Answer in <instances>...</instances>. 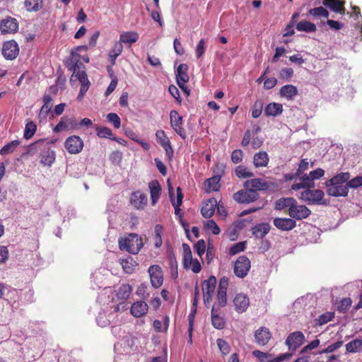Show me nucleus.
Returning a JSON list of instances; mask_svg holds the SVG:
<instances>
[{
    "label": "nucleus",
    "mask_w": 362,
    "mask_h": 362,
    "mask_svg": "<svg viewBox=\"0 0 362 362\" xmlns=\"http://www.w3.org/2000/svg\"><path fill=\"white\" fill-rule=\"evenodd\" d=\"M66 66L69 71L73 72L71 77H76L81 83V88L77 98L81 100L89 88L90 81L85 71V66L80 62L78 54L72 52Z\"/></svg>",
    "instance_id": "1"
},
{
    "label": "nucleus",
    "mask_w": 362,
    "mask_h": 362,
    "mask_svg": "<svg viewBox=\"0 0 362 362\" xmlns=\"http://www.w3.org/2000/svg\"><path fill=\"white\" fill-rule=\"evenodd\" d=\"M37 150H42L41 162L45 165H51L55 160V152L45 144V139H40L28 146L27 153L34 154Z\"/></svg>",
    "instance_id": "2"
},
{
    "label": "nucleus",
    "mask_w": 362,
    "mask_h": 362,
    "mask_svg": "<svg viewBox=\"0 0 362 362\" xmlns=\"http://www.w3.org/2000/svg\"><path fill=\"white\" fill-rule=\"evenodd\" d=\"M118 244L122 251H126L133 255L138 254L144 246L141 237L136 233H129L126 237L119 238Z\"/></svg>",
    "instance_id": "3"
},
{
    "label": "nucleus",
    "mask_w": 362,
    "mask_h": 362,
    "mask_svg": "<svg viewBox=\"0 0 362 362\" xmlns=\"http://www.w3.org/2000/svg\"><path fill=\"white\" fill-rule=\"evenodd\" d=\"M324 195L322 190L308 188L301 192L300 199L308 204H325L323 201Z\"/></svg>",
    "instance_id": "4"
},
{
    "label": "nucleus",
    "mask_w": 362,
    "mask_h": 362,
    "mask_svg": "<svg viewBox=\"0 0 362 362\" xmlns=\"http://www.w3.org/2000/svg\"><path fill=\"white\" fill-rule=\"evenodd\" d=\"M229 280L226 276H223L220 279L216 302L214 304L213 307L216 306V309L219 310L220 308L225 307L227 304V289L228 286Z\"/></svg>",
    "instance_id": "5"
},
{
    "label": "nucleus",
    "mask_w": 362,
    "mask_h": 362,
    "mask_svg": "<svg viewBox=\"0 0 362 362\" xmlns=\"http://www.w3.org/2000/svg\"><path fill=\"white\" fill-rule=\"evenodd\" d=\"M216 283V278L214 276H211L202 284L204 303L206 307H209L212 302Z\"/></svg>",
    "instance_id": "6"
},
{
    "label": "nucleus",
    "mask_w": 362,
    "mask_h": 362,
    "mask_svg": "<svg viewBox=\"0 0 362 362\" xmlns=\"http://www.w3.org/2000/svg\"><path fill=\"white\" fill-rule=\"evenodd\" d=\"M305 341V337L304 334L300 331H296L290 333L285 341L286 345L291 354L296 351L299 347H300Z\"/></svg>",
    "instance_id": "7"
},
{
    "label": "nucleus",
    "mask_w": 362,
    "mask_h": 362,
    "mask_svg": "<svg viewBox=\"0 0 362 362\" xmlns=\"http://www.w3.org/2000/svg\"><path fill=\"white\" fill-rule=\"evenodd\" d=\"M83 146V141L80 136L76 135L69 136L64 142V148L70 154H78L81 153Z\"/></svg>",
    "instance_id": "8"
},
{
    "label": "nucleus",
    "mask_w": 362,
    "mask_h": 362,
    "mask_svg": "<svg viewBox=\"0 0 362 362\" xmlns=\"http://www.w3.org/2000/svg\"><path fill=\"white\" fill-rule=\"evenodd\" d=\"M250 267L249 258L245 255L240 256L234 264V274L236 276L243 279L247 275Z\"/></svg>",
    "instance_id": "9"
},
{
    "label": "nucleus",
    "mask_w": 362,
    "mask_h": 362,
    "mask_svg": "<svg viewBox=\"0 0 362 362\" xmlns=\"http://www.w3.org/2000/svg\"><path fill=\"white\" fill-rule=\"evenodd\" d=\"M259 194L255 190H251L248 187L239 190L233 194V199L238 203H250L256 201L259 198Z\"/></svg>",
    "instance_id": "10"
},
{
    "label": "nucleus",
    "mask_w": 362,
    "mask_h": 362,
    "mask_svg": "<svg viewBox=\"0 0 362 362\" xmlns=\"http://www.w3.org/2000/svg\"><path fill=\"white\" fill-rule=\"evenodd\" d=\"M78 127V122L74 117L63 116L52 130L54 133H59L63 131L76 129Z\"/></svg>",
    "instance_id": "11"
},
{
    "label": "nucleus",
    "mask_w": 362,
    "mask_h": 362,
    "mask_svg": "<svg viewBox=\"0 0 362 362\" xmlns=\"http://www.w3.org/2000/svg\"><path fill=\"white\" fill-rule=\"evenodd\" d=\"M252 355L257 358L260 362H282L284 360L289 359L292 354L286 353L280 354L277 357H273L272 354L262 352L259 350H255L252 351Z\"/></svg>",
    "instance_id": "12"
},
{
    "label": "nucleus",
    "mask_w": 362,
    "mask_h": 362,
    "mask_svg": "<svg viewBox=\"0 0 362 362\" xmlns=\"http://www.w3.org/2000/svg\"><path fill=\"white\" fill-rule=\"evenodd\" d=\"M311 214V211L305 205H298L297 201L295 199L293 204L291 205V208L288 211V214L293 219L302 220L308 218Z\"/></svg>",
    "instance_id": "13"
},
{
    "label": "nucleus",
    "mask_w": 362,
    "mask_h": 362,
    "mask_svg": "<svg viewBox=\"0 0 362 362\" xmlns=\"http://www.w3.org/2000/svg\"><path fill=\"white\" fill-rule=\"evenodd\" d=\"M148 272L150 276L151 284L155 288H160L163 283V272L158 264H153L148 267Z\"/></svg>",
    "instance_id": "14"
},
{
    "label": "nucleus",
    "mask_w": 362,
    "mask_h": 362,
    "mask_svg": "<svg viewBox=\"0 0 362 362\" xmlns=\"http://www.w3.org/2000/svg\"><path fill=\"white\" fill-rule=\"evenodd\" d=\"M170 125L174 131L183 139L186 138V132L182 127V117L180 116L178 112L173 110L170 112Z\"/></svg>",
    "instance_id": "15"
},
{
    "label": "nucleus",
    "mask_w": 362,
    "mask_h": 362,
    "mask_svg": "<svg viewBox=\"0 0 362 362\" xmlns=\"http://www.w3.org/2000/svg\"><path fill=\"white\" fill-rule=\"evenodd\" d=\"M1 52L6 59L12 60L16 59L19 54L18 43L13 40L5 42L3 44Z\"/></svg>",
    "instance_id": "16"
},
{
    "label": "nucleus",
    "mask_w": 362,
    "mask_h": 362,
    "mask_svg": "<svg viewBox=\"0 0 362 362\" xmlns=\"http://www.w3.org/2000/svg\"><path fill=\"white\" fill-rule=\"evenodd\" d=\"M18 30V22L16 18L7 16L0 21V31L1 34H14Z\"/></svg>",
    "instance_id": "17"
},
{
    "label": "nucleus",
    "mask_w": 362,
    "mask_h": 362,
    "mask_svg": "<svg viewBox=\"0 0 362 362\" xmlns=\"http://www.w3.org/2000/svg\"><path fill=\"white\" fill-rule=\"evenodd\" d=\"M130 203L136 209H144L148 204V197L141 191H136L131 194Z\"/></svg>",
    "instance_id": "18"
},
{
    "label": "nucleus",
    "mask_w": 362,
    "mask_h": 362,
    "mask_svg": "<svg viewBox=\"0 0 362 362\" xmlns=\"http://www.w3.org/2000/svg\"><path fill=\"white\" fill-rule=\"evenodd\" d=\"M235 310L238 313H243L247 310L250 305V299L244 293H238L233 299Z\"/></svg>",
    "instance_id": "19"
},
{
    "label": "nucleus",
    "mask_w": 362,
    "mask_h": 362,
    "mask_svg": "<svg viewBox=\"0 0 362 362\" xmlns=\"http://www.w3.org/2000/svg\"><path fill=\"white\" fill-rule=\"evenodd\" d=\"M272 338V333L269 329L265 327H261L256 330L255 333V342L259 346H265Z\"/></svg>",
    "instance_id": "20"
},
{
    "label": "nucleus",
    "mask_w": 362,
    "mask_h": 362,
    "mask_svg": "<svg viewBox=\"0 0 362 362\" xmlns=\"http://www.w3.org/2000/svg\"><path fill=\"white\" fill-rule=\"evenodd\" d=\"M274 225L281 230H291L296 226L295 220L290 218H275Z\"/></svg>",
    "instance_id": "21"
},
{
    "label": "nucleus",
    "mask_w": 362,
    "mask_h": 362,
    "mask_svg": "<svg viewBox=\"0 0 362 362\" xmlns=\"http://www.w3.org/2000/svg\"><path fill=\"white\" fill-rule=\"evenodd\" d=\"M327 194L332 197H346L349 193V187L346 185H333L327 186Z\"/></svg>",
    "instance_id": "22"
},
{
    "label": "nucleus",
    "mask_w": 362,
    "mask_h": 362,
    "mask_svg": "<svg viewBox=\"0 0 362 362\" xmlns=\"http://www.w3.org/2000/svg\"><path fill=\"white\" fill-rule=\"evenodd\" d=\"M269 187V183L260 178L248 180L244 183V187H248L251 190H255V192L267 190Z\"/></svg>",
    "instance_id": "23"
},
{
    "label": "nucleus",
    "mask_w": 362,
    "mask_h": 362,
    "mask_svg": "<svg viewBox=\"0 0 362 362\" xmlns=\"http://www.w3.org/2000/svg\"><path fill=\"white\" fill-rule=\"evenodd\" d=\"M322 4L335 13L340 14L345 13L344 0H323Z\"/></svg>",
    "instance_id": "24"
},
{
    "label": "nucleus",
    "mask_w": 362,
    "mask_h": 362,
    "mask_svg": "<svg viewBox=\"0 0 362 362\" xmlns=\"http://www.w3.org/2000/svg\"><path fill=\"white\" fill-rule=\"evenodd\" d=\"M148 309V304L143 300H140L135 302L132 305L130 313L134 317H140L147 313Z\"/></svg>",
    "instance_id": "25"
},
{
    "label": "nucleus",
    "mask_w": 362,
    "mask_h": 362,
    "mask_svg": "<svg viewBox=\"0 0 362 362\" xmlns=\"http://www.w3.org/2000/svg\"><path fill=\"white\" fill-rule=\"evenodd\" d=\"M217 206V200L215 198L208 199L201 209L202 215L206 218H211Z\"/></svg>",
    "instance_id": "26"
},
{
    "label": "nucleus",
    "mask_w": 362,
    "mask_h": 362,
    "mask_svg": "<svg viewBox=\"0 0 362 362\" xmlns=\"http://www.w3.org/2000/svg\"><path fill=\"white\" fill-rule=\"evenodd\" d=\"M42 100L43 105L42 106L38 115V118L40 121L47 119L48 114L52 107V98L50 95H45Z\"/></svg>",
    "instance_id": "27"
},
{
    "label": "nucleus",
    "mask_w": 362,
    "mask_h": 362,
    "mask_svg": "<svg viewBox=\"0 0 362 362\" xmlns=\"http://www.w3.org/2000/svg\"><path fill=\"white\" fill-rule=\"evenodd\" d=\"M271 226L267 223H258L253 226L251 229L252 235L259 239L264 238L269 232Z\"/></svg>",
    "instance_id": "28"
},
{
    "label": "nucleus",
    "mask_w": 362,
    "mask_h": 362,
    "mask_svg": "<svg viewBox=\"0 0 362 362\" xmlns=\"http://www.w3.org/2000/svg\"><path fill=\"white\" fill-rule=\"evenodd\" d=\"M148 187L150 189L151 204L155 205L160 198L161 187L158 181L154 180L148 183Z\"/></svg>",
    "instance_id": "29"
},
{
    "label": "nucleus",
    "mask_w": 362,
    "mask_h": 362,
    "mask_svg": "<svg viewBox=\"0 0 362 362\" xmlns=\"http://www.w3.org/2000/svg\"><path fill=\"white\" fill-rule=\"evenodd\" d=\"M298 94L296 86L291 84L283 86L279 90V95L281 98L287 100H293Z\"/></svg>",
    "instance_id": "30"
},
{
    "label": "nucleus",
    "mask_w": 362,
    "mask_h": 362,
    "mask_svg": "<svg viewBox=\"0 0 362 362\" xmlns=\"http://www.w3.org/2000/svg\"><path fill=\"white\" fill-rule=\"evenodd\" d=\"M188 66L186 64H180L175 72L177 83H186L189 81Z\"/></svg>",
    "instance_id": "31"
},
{
    "label": "nucleus",
    "mask_w": 362,
    "mask_h": 362,
    "mask_svg": "<svg viewBox=\"0 0 362 362\" xmlns=\"http://www.w3.org/2000/svg\"><path fill=\"white\" fill-rule=\"evenodd\" d=\"M269 161V158L266 151H260L255 153L253 156V164L255 168L266 167Z\"/></svg>",
    "instance_id": "32"
},
{
    "label": "nucleus",
    "mask_w": 362,
    "mask_h": 362,
    "mask_svg": "<svg viewBox=\"0 0 362 362\" xmlns=\"http://www.w3.org/2000/svg\"><path fill=\"white\" fill-rule=\"evenodd\" d=\"M139 34L134 31L122 32L119 35V42L122 44H126L131 46L133 43L138 41Z\"/></svg>",
    "instance_id": "33"
},
{
    "label": "nucleus",
    "mask_w": 362,
    "mask_h": 362,
    "mask_svg": "<svg viewBox=\"0 0 362 362\" xmlns=\"http://www.w3.org/2000/svg\"><path fill=\"white\" fill-rule=\"evenodd\" d=\"M211 323L218 329H222L225 327L224 318L219 315L218 310L215 307L211 308Z\"/></svg>",
    "instance_id": "34"
},
{
    "label": "nucleus",
    "mask_w": 362,
    "mask_h": 362,
    "mask_svg": "<svg viewBox=\"0 0 362 362\" xmlns=\"http://www.w3.org/2000/svg\"><path fill=\"white\" fill-rule=\"evenodd\" d=\"M283 106L281 104L276 103H269L264 108V114L266 116L276 117L281 114Z\"/></svg>",
    "instance_id": "35"
},
{
    "label": "nucleus",
    "mask_w": 362,
    "mask_h": 362,
    "mask_svg": "<svg viewBox=\"0 0 362 362\" xmlns=\"http://www.w3.org/2000/svg\"><path fill=\"white\" fill-rule=\"evenodd\" d=\"M221 179L218 176H213L207 179L204 182L205 191L209 193L211 192H216L219 189V182Z\"/></svg>",
    "instance_id": "36"
},
{
    "label": "nucleus",
    "mask_w": 362,
    "mask_h": 362,
    "mask_svg": "<svg viewBox=\"0 0 362 362\" xmlns=\"http://www.w3.org/2000/svg\"><path fill=\"white\" fill-rule=\"evenodd\" d=\"M350 178L349 173H340L329 180L326 181L325 184L327 186L333 185H343Z\"/></svg>",
    "instance_id": "37"
},
{
    "label": "nucleus",
    "mask_w": 362,
    "mask_h": 362,
    "mask_svg": "<svg viewBox=\"0 0 362 362\" xmlns=\"http://www.w3.org/2000/svg\"><path fill=\"white\" fill-rule=\"evenodd\" d=\"M301 182H299V183H294L292 187H291V189H293V190H298L300 189H303V188H313L314 187V182L311 181L310 180V177H308L306 175H305L304 176H302L301 178Z\"/></svg>",
    "instance_id": "38"
},
{
    "label": "nucleus",
    "mask_w": 362,
    "mask_h": 362,
    "mask_svg": "<svg viewBox=\"0 0 362 362\" xmlns=\"http://www.w3.org/2000/svg\"><path fill=\"white\" fill-rule=\"evenodd\" d=\"M132 292V287L129 284H124L119 286L117 292V297L119 300H125L129 298Z\"/></svg>",
    "instance_id": "39"
},
{
    "label": "nucleus",
    "mask_w": 362,
    "mask_h": 362,
    "mask_svg": "<svg viewBox=\"0 0 362 362\" xmlns=\"http://www.w3.org/2000/svg\"><path fill=\"white\" fill-rule=\"evenodd\" d=\"M346 351L349 353L362 351V339H356L346 344Z\"/></svg>",
    "instance_id": "40"
},
{
    "label": "nucleus",
    "mask_w": 362,
    "mask_h": 362,
    "mask_svg": "<svg viewBox=\"0 0 362 362\" xmlns=\"http://www.w3.org/2000/svg\"><path fill=\"white\" fill-rule=\"evenodd\" d=\"M308 15L313 16L317 18H328L329 17V11L322 6L315 7L313 8H310L308 11Z\"/></svg>",
    "instance_id": "41"
},
{
    "label": "nucleus",
    "mask_w": 362,
    "mask_h": 362,
    "mask_svg": "<svg viewBox=\"0 0 362 362\" xmlns=\"http://www.w3.org/2000/svg\"><path fill=\"white\" fill-rule=\"evenodd\" d=\"M295 199L293 197H284L276 201L275 209L282 210L285 208H288V210L291 208V205L293 204Z\"/></svg>",
    "instance_id": "42"
},
{
    "label": "nucleus",
    "mask_w": 362,
    "mask_h": 362,
    "mask_svg": "<svg viewBox=\"0 0 362 362\" xmlns=\"http://www.w3.org/2000/svg\"><path fill=\"white\" fill-rule=\"evenodd\" d=\"M296 29L298 31H304L306 33H313L317 30L316 25L314 23L307 21H301L298 23Z\"/></svg>",
    "instance_id": "43"
},
{
    "label": "nucleus",
    "mask_w": 362,
    "mask_h": 362,
    "mask_svg": "<svg viewBox=\"0 0 362 362\" xmlns=\"http://www.w3.org/2000/svg\"><path fill=\"white\" fill-rule=\"evenodd\" d=\"M163 233V227L160 224H157L155 226L153 241L154 245L156 248L161 247L163 244L162 234Z\"/></svg>",
    "instance_id": "44"
},
{
    "label": "nucleus",
    "mask_w": 362,
    "mask_h": 362,
    "mask_svg": "<svg viewBox=\"0 0 362 362\" xmlns=\"http://www.w3.org/2000/svg\"><path fill=\"white\" fill-rule=\"evenodd\" d=\"M235 174L238 178H248L254 176V173L251 172L248 168L245 165H240L235 169Z\"/></svg>",
    "instance_id": "45"
},
{
    "label": "nucleus",
    "mask_w": 362,
    "mask_h": 362,
    "mask_svg": "<svg viewBox=\"0 0 362 362\" xmlns=\"http://www.w3.org/2000/svg\"><path fill=\"white\" fill-rule=\"evenodd\" d=\"M20 141L18 140H13L7 144L4 145L0 150V155L6 156L14 152L16 148L19 146Z\"/></svg>",
    "instance_id": "46"
},
{
    "label": "nucleus",
    "mask_w": 362,
    "mask_h": 362,
    "mask_svg": "<svg viewBox=\"0 0 362 362\" xmlns=\"http://www.w3.org/2000/svg\"><path fill=\"white\" fill-rule=\"evenodd\" d=\"M25 7L28 11H37L42 8V0H25Z\"/></svg>",
    "instance_id": "47"
},
{
    "label": "nucleus",
    "mask_w": 362,
    "mask_h": 362,
    "mask_svg": "<svg viewBox=\"0 0 362 362\" xmlns=\"http://www.w3.org/2000/svg\"><path fill=\"white\" fill-rule=\"evenodd\" d=\"M122 50L123 45L119 41L116 42L109 53L110 58L112 62H115L117 57L121 54Z\"/></svg>",
    "instance_id": "48"
},
{
    "label": "nucleus",
    "mask_w": 362,
    "mask_h": 362,
    "mask_svg": "<svg viewBox=\"0 0 362 362\" xmlns=\"http://www.w3.org/2000/svg\"><path fill=\"white\" fill-rule=\"evenodd\" d=\"M135 262L133 261L132 257L122 259L120 264L124 271L127 274H132L134 270Z\"/></svg>",
    "instance_id": "49"
},
{
    "label": "nucleus",
    "mask_w": 362,
    "mask_h": 362,
    "mask_svg": "<svg viewBox=\"0 0 362 362\" xmlns=\"http://www.w3.org/2000/svg\"><path fill=\"white\" fill-rule=\"evenodd\" d=\"M37 130V126L33 122H29L25 124L24 129V138L25 139H31Z\"/></svg>",
    "instance_id": "50"
},
{
    "label": "nucleus",
    "mask_w": 362,
    "mask_h": 362,
    "mask_svg": "<svg viewBox=\"0 0 362 362\" xmlns=\"http://www.w3.org/2000/svg\"><path fill=\"white\" fill-rule=\"evenodd\" d=\"M97 136L100 138H108L112 139L113 134L112 130L109 127H96L95 128Z\"/></svg>",
    "instance_id": "51"
},
{
    "label": "nucleus",
    "mask_w": 362,
    "mask_h": 362,
    "mask_svg": "<svg viewBox=\"0 0 362 362\" xmlns=\"http://www.w3.org/2000/svg\"><path fill=\"white\" fill-rule=\"evenodd\" d=\"M205 230H210L214 235H218L221 230L216 223L213 220H209L204 223Z\"/></svg>",
    "instance_id": "52"
},
{
    "label": "nucleus",
    "mask_w": 362,
    "mask_h": 362,
    "mask_svg": "<svg viewBox=\"0 0 362 362\" xmlns=\"http://www.w3.org/2000/svg\"><path fill=\"white\" fill-rule=\"evenodd\" d=\"M352 300L350 298H344L341 299L337 304V310L340 313H345L351 307Z\"/></svg>",
    "instance_id": "53"
},
{
    "label": "nucleus",
    "mask_w": 362,
    "mask_h": 362,
    "mask_svg": "<svg viewBox=\"0 0 362 362\" xmlns=\"http://www.w3.org/2000/svg\"><path fill=\"white\" fill-rule=\"evenodd\" d=\"M263 110V102L262 100H256L252 108V117L253 118L259 117Z\"/></svg>",
    "instance_id": "54"
},
{
    "label": "nucleus",
    "mask_w": 362,
    "mask_h": 362,
    "mask_svg": "<svg viewBox=\"0 0 362 362\" xmlns=\"http://www.w3.org/2000/svg\"><path fill=\"white\" fill-rule=\"evenodd\" d=\"M334 317V312H326L320 315L318 317L317 325H322L330 322Z\"/></svg>",
    "instance_id": "55"
},
{
    "label": "nucleus",
    "mask_w": 362,
    "mask_h": 362,
    "mask_svg": "<svg viewBox=\"0 0 362 362\" xmlns=\"http://www.w3.org/2000/svg\"><path fill=\"white\" fill-rule=\"evenodd\" d=\"M343 345V341H338L335 343H333L330 345H329L327 348L322 349V351H319V354H329V353H332L334 352V351H336L337 349H339L340 347H341Z\"/></svg>",
    "instance_id": "56"
},
{
    "label": "nucleus",
    "mask_w": 362,
    "mask_h": 362,
    "mask_svg": "<svg viewBox=\"0 0 362 362\" xmlns=\"http://www.w3.org/2000/svg\"><path fill=\"white\" fill-rule=\"evenodd\" d=\"M243 152L240 149H235L231 153L230 159L234 164H238L242 162Z\"/></svg>",
    "instance_id": "57"
},
{
    "label": "nucleus",
    "mask_w": 362,
    "mask_h": 362,
    "mask_svg": "<svg viewBox=\"0 0 362 362\" xmlns=\"http://www.w3.org/2000/svg\"><path fill=\"white\" fill-rule=\"evenodd\" d=\"M320 341L318 339H315L310 341L308 344L305 346L300 351V354H303L308 351H310L320 346Z\"/></svg>",
    "instance_id": "58"
},
{
    "label": "nucleus",
    "mask_w": 362,
    "mask_h": 362,
    "mask_svg": "<svg viewBox=\"0 0 362 362\" xmlns=\"http://www.w3.org/2000/svg\"><path fill=\"white\" fill-rule=\"evenodd\" d=\"M107 118L108 121L113 124L115 128L119 129L120 127L121 120L117 114L114 112L109 113L107 115Z\"/></svg>",
    "instance_id": "59"
},
{
    "label": "nucleus",
    "mask_w": 362,
    "mask_h": 362,
    "mask_svg": "<svg viewBox=\"0 0 362 362\" xmlns=\"http://www.w3.org/2000/svg\"><path fill=\"white\" fill-rule=\"evenodd\" d=\"M194 250L199 257H202L206 251V243L204 240H199L194 246Z\"/></svg>",
    "instance_id": "60"
},
{
    "label": "nucleus",
    "mask_w": 362,
    "mask_h": 362,
    "mask_svg": "<svg viewBox=\"0 0 362 362\" xmlns=\"http://www.w3.org/2000/svg\"><path fill=\"white\" fill-rule=\"evenodd\" d=\"M217 345L223 354L226 355L230 352V346L224 339H218Z\"/></svg>",
    "instance_id": "61"
},
{
    "label": "nucleus",
    "mask_w": 362,
    "mask_h": 362,
    "mask_svg": "<svg viewBox=\"0 0 362 362\" xmlns=\"http://www.w3.org/2000/svg\"><path fill=\"white\" fill-rule=\"evenodd\" d=\"M245 243L240 242L233 245L229 250V253L231 255H234L239 253L245 250Z\"/></svg>",
    "instance_id": "62"
},
{
    "label": "nucleus",
    "mask_w": 362,
    "mask_h": 362,
    "mask_svg": "<svg viewBox=\"0 0 362 362\" xmlns=\"http://www.w3.org/2000/svg\"><path fill=\"white\" fill-rule=\"evenodd\" d=\"M205 44H206V42H205L204 39H201L199 41L197 47H196V57L198 59L201 58L205 52V50H206Z\"/></svg>",
    "instance_id": "63"
},
{
    "label": "nucleus",
    "mask_w": 362,
    "mask_h": 362,
    "mask_svg": "<svg viewBox=\"0 0 362 362\" xmlns=\"http://www.w3.org/2000/svg\"><path fill=\"white\" fill-rule=\"evenodd\" d=\"M348 187L356 189L362 186V176H356L346 182Z\"/></svg>",
    "instance_id": "64"
}]
</instances>
